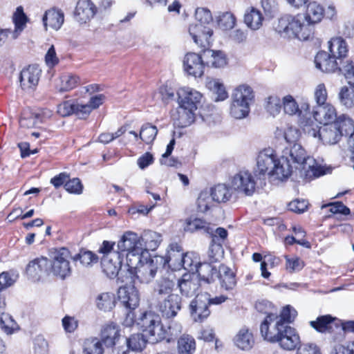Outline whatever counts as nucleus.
Here are the masks:
<instances>
[{
  "label": "nucleus",
  "instance_id": "f257e3e1",
  "mask_svg": "<svg viewBox=\"0 0 354 354\" xmlns=\"http://www.w3.org/2000/svg\"><path fill=\"white\" fill-rule=\"evenodd\" d=\"M138 324L142 328L148 342L155 344L169 337L177 336L182 331V326L177 323L174 326H165L159 315L152 311L143 313Z\"/></svg>",
  "mask_w": 354,
  "mask_h": 354
},
{
  "label": "nucleus",
  "instance_id": "f03ea898",
  "mask_svg": "<svg viewBox=\"0 0 354 354\" xmlns=\"http://www.w3.org/2000/svg\"><path fill=\"white\" fill-rule=\"evenodd\" d=\"M275 30L283 37L306 41L313 38L314 27L306 24L301 15L281 16L274 26Z\"/></svg>",
  "mask_w": 354,
  "mask_h": 354
},
{
  "label": "nucleus",
  "instance_id": "7ed1b4c3",
  "mask_svg": "<svg viewBox=\"0 0 354 354\" xmlns=\"http://www.w3.org/2000/svg\"><path fill=\"white\" fill-rule=\"evenodd\" d=\"M282 155L290 159L295 169L299 170L306 178H317L325 174L323 167L313 158L308 156L299 144L295 143L290 148L286 147Z\"/></svg>",
  "mask_w": 354,
  "mask_h": 354
},
{
  "label": "nucleus",
  "instance_id": "20e7f679",
  "mask_svg": "<svg viewBox=\"0 0 354 354\" xmlns=\"http://www.w3.org/2000/svg\"><path fill=\"white\" fill-rule=\"evenodd\" d=\"M117 248L120 254L126 256L127 267L133 270L141 261V256L149 255L144 250L140 236L131 231L125 232L117 243Z\"/></svg>",
  "mask_w": 354,
  "mask_h": 354
},
{
  "label": "nucleus",
  "instance_id": "39448f33",
  "mask_svg": "<svg viewBox=\"0 0 354 354\" xmlns=\"http://www.w3.org/2000/svg\"><path fill=\"white\" fill-rule=\"evenodd\" d=\"M159 262V258L153 257L148 259V255L141 256V261L131 270V268L127 267V271L129 276V282H134V278H138L141 283H149L156 276L158 267L157 263Z\"/></svg>",
  "mask_w": 354,
  "mask_h": 354
},
{
  "label": "nucleus",
  "instance_id": "423d86ee",
  "mask_svg": "<svg viewBox=\"0 0 354 354\" xmlns=\"http://www.w3.org/2000/svg\"><path fill=\"white\" fill-rule=\"evenodd\" d=\"M182 268L192 273L193 275H194L195 273H198L199 278L208 283L214 281V279H212V273L211 276H209L206 275L205 272H216V269L209 263H202L198 255L196 253L187 252L183 254L180 263V269Z\"/></svg>",
  "mask_w": 354,
  "mask_h": 354
},
{
  "label": "nucleus",
  "instance_id": "0eeeda50",
  "mask_svg": "<svg viewBox=\"0 0 354 354\" xmlns=\"http://www.w3.org/2000/svg\"><path fill=\"white\" fill-rule=\"evenodd\" d=\"M71 252L68 249L62 248L56 250L53 254L52 262H49L52 272L62 279L68 276L71 274Z\"/></svg>",
  "mask_w": 354,
  "mask_h": 354
},
{
  "label": "nucleus",
  "instance_id": "6e6552de",
  "mask_svg": "<svg viewBox=\"0 0 354 354\" xmlns=\"http://www.w3.org/2000/svg\"><path fill=\"white\" fill-rule=\"evenodd\" d=\"M285 325L277 319V314L270 313L260 326L261 334L264 339L274 343Z\"/></svg>",
  "mask_w": 354,
  "mask_h": 354
},
{
  "label": "nucleus",
  "instance_id": "1a4fd4ad",
  "mask_svg": "<svg viewBox=\"0 0 354 354\" xmlns=\"http://www.w3.org/2000/svg\"><path fill=\"white\" fill-rule=\"evenodd\" d=\"M153 301L154 308L167 319L176 317L181 308V297L179 295H168Z\"/></svg>",
  "mask_w": 354,
  "mask_h": 354
},
{
  "label": "nucleus",
  "instance_id": "9d476101",
  "mask_svg": "<svg viewBox=\"0 0 354 354\" xmlns=\"http://www.w3.org/2000/svg\"><path fill=\"white\" fill-rule=\"evenodd\" d=\"M337 124L334 122L333 123L324 125L318 130L315 129H309L308 130V133L314 138L318 137L325 145H335L342 137Z\"/></svg>",
  "mask_w": 354,
  "mask_h": 354
},
{
  "label": "nucleus",
  "instance_id": "9b49d317",
  "mask_svg": "<svg viewBox=\"0 0 354 354\" xmlns=\"http://www.w3.org/2000/svg\"><path fill=\"white\" fill-rule=\"evenodd\" d=\"M232 187L239 193L252 196L255 192L256 181L248 171H240L233 177Z\"/></svg>",
  "mask_w": 354,
  "mask_h": 354
},
{
  "label": "nucleus",
  "instance_id": "f8f14e48",
  "mask_svg": "<svg viewBox=\"0 0 354 354\" xmlns=\"http://www.w3.org/2000/svg\"><path fill=\"white\" fill-rule=\"evenodd\" d=\"M183 254L182 247L174 243L169 245L165 257H156L159 258V262L163 267L167 266L173 270H180Z\"/></svg>",
  "mask_w": 354,
  "mask_h": 354
},
{
  "label": "nucleus",
  "instance_id": "ddd939ff",
  "mask_svg": "<svg viewBox=\"0 0 354 354\" xmlns=\"http://www.w3.org/2000/svg\"><path fill=\"white\" fill-rule=\"evenodd\" d=\"M189 34L196 45L201 48H206L212 42L213 30L209 26L192 24L189 26Z\"/></svg>",
  "mask_w": 354,
  "mask_h": 354
},
{
  "label": "nucleus",
  "instance_id": "4468645a",
  "mask_svg": "<svg viewBox=\"0 0 354 354\" xmlns=\"http://www.w3.org/2000/svg\"><path fill=\"white\" fill-rule=\"evenodd\" d=\"M209 294H198L190 304L191 315L195 322H203L210 315L209 310Z\"/></svg>",
  "mask_w": 354,
  "mask_h": 354
},
{
  "label": "nucleus",
  "instance_id": "2eb2a0df",
  "mask_svg": "<svg viewBox=\"0 0 354 354\" xmlns=\"http://www.w3.org/2000/svg\"><path fill=\"white\" fill-rule=\"evenodd\" d=\"M294 169L295 167L290 160L286 156L281 155L279 157L277 156L274 166L270 170L268 175L273 180L283 181L290 176Z\"/></svg>",
  "mask_w": 354,
  "mask_h": 354
},
{
  "label": "nucleus",
  "instance_id": "dca6fc26",
  "mask_svg": "<svg viewBox=\"0 0 354 354\" xmlns=\"http://www.w3.org/2000/svg\"><path fill=\"white\" fill-rule=\"evenodd\" d=\"M178 104L196 111L201 105L203 95L198 91L189 88L183 87L178 91Z\"/></svg>",
  "mask_w": 354,
  "mask_h": 354
},
{
  "label": "nucleus",
  "instance_id": "f3484780",
  "mask_svg": "<svg viewBox=\"0 0 354 354\" xmlns=\"http://www.w3.org/2000/svg\"><path fill=\"white\" fill-rule=\"evenodd\" d=\"M185 71L190 75L201 77L204 73L203 56L194 53H187L183 60Z\"/></svg>",
  "mask_w": 354,
  "mask_h": 354
},
{
  "label": "nucleus",
  "instance_id": "a211bd4d",
  "mask_svg": "<svg viewBox=\"0 0 354 354\" xmlns=\"http://www.w3.org/2000/svg\"><path fill=\"white\" fill-rule=\"evenodd\" d=\"M276 342L279 343L283 349L292 351L299 345L300 338L294 328L286 324Z\"/></svg>",
  "mask_w": 354,
  "mask_h": 354
},
{
  "label": "nucleus",
  "instance_id": "6ab92c4d",
  "mask_svg": "<svg viewBox=\"0 0 354 354\" xmlns=\"http://www.w3.org/2000/svg\"><path fill=\"white\" fill-rule=\"evenodd\" d=\"M118 297L123 305L129 309H135L140 301L138 290L133 285L126 284L119 288Z\"/></svg>",
  "mask_w": 354,
  "mask_h": 354
},
{
  "label": "nucleus",
  "instance_id": "aec40b11",
  "mask_svg": "<svg viewBox=\"0 0 354 354\" xmlns=\"http://www.w3.org/2000/svg\"><path fill=\"white\" fill-rule=\"evenodd\" d=\"M41 70L37 65H29L20 73V84L23 89L34 88L39 82Z\"/></svg>",
  "mask_w": 354,
  "mask_h": 354
},
{
  "label": "nucleus",
  "instance_id": "412c9836",
  "mask_svg": "<svg viewBox=\"0 0 354 354\" xmlns=\"http://www.w3.org/2000/svg\"><path fill=\"white\" fill-rule=\"evenodd\" d=\"M123 257L118 252H112L108 256H103L102 268L103 272L109 278L116 277L122 267Z\"/></svg>",
  "mask_w": 354,
  "mask_h": 354
},
{
  "label": "nucleus",
  "instance_id": "4be33fe9",
  "mask_svg": "<svg viewBox=\"0 0 354 354\" xmlns=\"http://www.w3.org/2000/svg\"><path fill=\"white\" fill-rule=\"evenodd\" d=\"M313 115L316 121L324 125L333 123L338 118L335 108L329 103L317 106Z\"/></svg>",
  "mask_w": 354,
  "mask_h": 354
},
{
  "label": "nucleus",
  "instance_id": "5701e85b",
  "mask_svg": "<svg viewBox=\"0 0 354 354\" xmlns=\"http://www.w3.org/2000/svg\"><path fill=\"white\" fill-rule=\"evenodd\" d=\"M196 111L183 104H178L175 113L173 114L174 124L180 128L190 126L195 121Z\"/></svg>",
  "mask_w": 354,
  "mask_h": 354
},
{
  "label": "nucleus",
  "instance_id": "b1692460",
  "mask_svg": "<svg viewBox=\"0 0 354 354\" xmlns=\"http://www.w3.org/2000/svg\"><path fill=\"white\" fill-rule=\"evenodd\" d=\"M317 68L325 73H335L339 68V63L329 53L325 51L318 52L315 57Z\"/></svg>",
  "mask_w": 354,
  "mask_h": 354
},
{
  "label": "nucleus",
  "instance_id": "393cba45",
  "mask_svg": "<svg viewBox=\"0 0 354 354\" xmlns=\"http://www.w3.org/2000/svg\"><path fill=\"white\" fill-rule=\"evenodd\" d=\"M277 155L275 151L272 148H266L261 150L257 158V170L261 174L269 173L274 166Z\"/></svg>",
  "mask_w": 354,
  "mask_h": 354
},
{
  "label": "nucleus",
  "instance_id": "a878e982",
  "mask_svg": "<svg viewBox=\"0 0 354 354\" xmlns=\"http://www.w3.org/2000/svg\"><path fill=\"white\" fill-rule=\"evenodd\" d=\"M216 273H218L217 277L222 288L225 290L234 289L236 285V279L235 273L231 268L222 264L219 266L218 271L216 270V272H212V275ZM211 274L212 272H209L207 275L211 276Z\"/></svg>",
  "mask_w": 354,
  "mask_h": 354
},
{
  "label": "nucleus",
  "instance_id": "bb28decb",
  "mask_svg": "<svg viewBox=\"0 0 354 354\" xmlns=\"http://www.w3.org/2000/svg\"><path fill=\"white\" fill-rule=\"evenodd\" d=\"M64 21V12L59 9L51 8L46 10L42 17V22L45 30L48 27L58 30L62 27Z\"/></svg>",
  "mask_w": 354,
  "mask_h": 354
},
{
  "label": "nucleus",
  "instance_id": "cd10ccee",
  "mask_svg": "<svg viewBox=\"0 0 354 354\" xmlns=\"http://www.w3.org/2000/svg\"><path fill=\"white\" fill-rule=\"evenodd\" d=\"M329 54L342 64L348 54V46L341 37H333L328 42Z\"/></svg>",
  "mask_w": 354,
  "mask_h": 354
},
{
  "label": "nucleus",
  "instance_id": "c85d7f7f",
  "mask_svg": "<svg viewBox=\"0 0 354 354\" xmlns=\"http://www.w3.org/2000/svg\"><path fill=\"white\" fill-rule=\"evenodd\" d=\"M198 277L190 274H183L178 283L181 294L188 297L195 295L200 287Z\"/></svg>",
  "mask_w": 354,
  "mask_h": 354
},
{
  "label": "nucleus",
  "instance_id": "c756f323",
  "mask_svg": "<svg viewBox=\"0 0 354 354\" xmlns=\"http://www.w3.org/2000/svg\"><path fill=\"white\" fill-rule=\"evenodd\" d=\"M95 11V7L90 0H80L76 6L75 17L80 23H86L93 17Z\"/></svg>",
  "mask_w": 354,
  "mask_h": 354
},
{
  "label": "nucleus",
  "instance_id": "7c9ffc66",
  "mask_svg": "<svg viewBox=\"0 0 354 354\" xmlns=\"http://www.w3.org/2000/svg\"><path fill=\"white\" fill-rule=\"evenodd\" d=\"M49 268V261L47 258L42 257L30 262L26 272L32 279L39 280L43 274L48 273Z\"/></svg>",
  "mask_w": 354,
  "mask_h": 354
},
{
  "label": "nucleus",
  "instance_id": "2f4dec72",
  "mask_svg": "<svg viewBox=\"0 0 354 354\" xmlns=\"http://www.w3.org/2000/svg\"><path fill=\"white\" fill-rule=\"evenodd\" d=\"M205 65L214 68H221L227 64L225 54L221 50L206 49L203 53Z\"/></svg>",
  "mask_w": 354,
  "mask_h": 354
},
{
  "label": "nucleus",
  "instance_id": "473e14b6",
  "mask_svg": "<svg viewBox=\"0 0 354 354\" xmlns=\"http://www.w3.org/2000/svg\"><path fill=\"white\" fill-rule=\"evenodd\" d=\"M120 329L119 326L113 322L106 324L101 332V342L106 347L113 346L119 339Z\"/></svg>",
  "mask_w": 354,
  "mask_h": 354
},
{
  "label": "nucleus",
  "instance_id": "72a5a7b5",
  "mask_svg": "<svg viewBox=\"0 0 354 354\" xmlns=\"http://www.w3.org/2000/svg\"><path fill=\"white\" fill-rule=\"evenodd\" d=\"M205 86L214 95L215 101H223L227 98L228 93L226 91L224 84L220 80L207 77L206 79Z\"/></svg>",
  "mask_w": 354,
  "mask_h": 354
},
{
  "label": "nucleus",
  "instance_id": "f704fd0d",
  "mask_svg": "<svg viewBox=\"0 0 354 354\" xmlns=\"http://www.w3.org/2000/svg\"><path fill=\"white\" fill-rule=\"evenodd\" d=\"M324 15L323 7L316 1L310 2L306 7L304 19L307 21L306 24L313 27L315 24L319 23Z\"/></svg>",
  "mask_w": 354,
  "mask_h": 354
},
{
  "label": "nucleus",
  "instance_id": "c9c22d12",
  "mask_svg": "<svg viewBox=\"0 0 354 354\" xmlns=\"http://www.w3.org/2000/svg\"><path fill=\"white\" fill-rule=\"evenodd\" d=\"M263 17L259 10L254 7L246 9L244 14V23L253 30H259L263 25Z\"/></svg>",
  "mask_w": 354,
  "mask_h": 354
},
{
  "label": "nucleus",
  "instance_id": "e433bc0d",
  "mask_svg": "<svg viewBox=\"0 0 354 354\" xmlns=\"http://www.w3.org/2000/svg\"><path fill=\"white\" fill-rule=\"evenodd\" d=\"M175 287V282L167 278H161L157 281L154 289L153 300L162 299L168 295H178L173 294L172 292Z\"/></svg>",
  "mask_w": 354,
  "mask_h": 354
},
{
  "label": "nucleus",
  "instance_id": "4c0bfd02",
  "mask_svg": "<svg viewBox=\"0 0 354 354\" xmlns=\"http://www.w3.org/2000/svg\"><path fill=\"white\" fill-rule=\"evenodd\" d=\"M116 304L115 296L111 292L99 293L95 297V306L101 311L109 312L112 310Z\"/></svg>",
  "mask_w": 354,
  "mask_h": 354
},
{
  "label": "nucleus",
  "instance_id": "58836bf2",
  "mask_svg": "<svg viewBox=\"0 0 354 354\" xmlns=\"http://www.w3.org/2000/svg\"><path fill=\"white\" fill-rule=\"evenodd\" d=\"M235 345L241 350L248 351L254 344L253 335L248 328H241L234 339Z\"/></svg>",
  "mask_w": 354,
  "mask_h": 354
},
{
  "label": "nucleus",
  "instance_id": "ea45409f",
  "mask_svg": "<svg viewBox=\"0 0 354 354\" xmlns=\"http://www.w3.org/2000/svg\"><path fill=\"white\" fill-rule=\"evenodd\" d=\"M80 77L72 73L62 74L57 81L55 88L59 92L69 91L80 84Z\"/></svg>",
  "mask_w": 354,
  "mask_h": 354
},
{
  "label": "nucleus",
  "instance_id": "a19ab883",
  "mask_svg": "<svg viewBox=\"0 0 354 354\" xmlns=\"http://www.w3.org/2000/svg\"><path fill=\"white\" fill-rule=\"evenodd\" d=\"M231 97L252 104L254 100V93L250 86L241 84L234 89Z\"/></svg>",
  "mask_w": 354,
  "mask_h": 354
},
{
  "label": "nucleus",
  "instance_id": "79ce46f5",
  "mask_svg": "<svg viewBox=\"0 0 354 354\" xmlns=\"http://www.w3.org/2000/svg\"><path fill=\"white\" fill-rule=\"evenodd\" d=\"M12 19L15 24V30L12 32V38L17 39L19 35L25 28L26 24L28 20L21 6L17 8L13 15Z\"/></svg>",
  "mask_w": 354,
  "mask_h": 354
},
{
  "label": "nucleus",
  "instance_id": "37998d69",
  "mask_svg": "<svg viewBox=\"0 0 354 354\" xmlns=\"http://www.w3.org/2000/svg\"><path fill=\"white\" fill-rule=\"evenodd\" d=\"M178 354H194L196 351V342L189 335H183L178 340Z\"/></svg>",
  "mask_w": 354,
  "mask_h": 354
},
{
  "label": "nucleus",
  "instance_id": "c03bdc74",
  "mask_svg": "<svg viewBox=\"0 0 354 354\" xmlns=\"http://www.w3.org/2000/svg\"><path fill=\"white\" fill-rule=\"evenodd\" d=\"M184 230L186 232H194L196 231L203 230L207 233L212 232L209 223L205 221L198 218H190L186 220Z\"/></svg>",
  "mask_w": 354,
  "mask_h": 354
},
{
  "label": "nucleus",
  "instance_id": "a18cd8bd",
  "mask_svg": "<svg viewBox=\"0 0 354 354\" xmlns=\"http://www.w3.org/2000/svg\"><path fill=\"white\" fill-rule=\"evenodd\" d=\"M84 354H103L102 342L97 337H91L84 340L83 344Z\"/></svg>",
  "mask_w": 354,
  "mask_h": 354
},
{
  "label": "nucleus",
  "instance_id": "49530a36",
  "mask_svg": "<svg viewBox=\"0 0 354 354\" xmlns=\"http://www.w3.org/2000/svg\"><path fill=\"white\" fill-rule=\"evenodd\" d=\"M338 98L340 104L347 109L354 106V87L344 86L341 88Z\"/></svg>",
  "mask_w": 354,
  "mask_h": 354
},
{
  "label": "nucleus",
  "instance_id": "de8ad7c7",
  "mask_svg": "<svg viewBox=\"0 0 354 354\" xmlns=\"http://www.w3.org/2000/svg\"><path fill=\"white\" fill-rule=\"evenodd\" d=\"M335 123L338 124V129L342 133V136H348L354 132V121L347 115L342 114L339 115Z\"/></svg>",
  "mask_w": 354,
  "mask_h": 354
},
{
  "label": "nucleus",
  "instance_id": "09e8293b",
  "mask_svg": "<svg viewBox=\"0 0 354 354\" xmlns=\"http://www.w3.org/2000/svg\"><path fill=\"white\" fill-rule=\"evenodd\" d=\"M335 320L332 316L327 315L318 317L315 321H311L310 325L317 331L325 333L328 331Z\"/></svg>",
  "mask_w": 354,
  "mask_h": 354
},
{
  "label": "nucleus",
  "instance_id": "8fccbe9b",
  "mask_svg": "<svg viewBox=\"0 0 354 354\" xmlns=\"http://www.w3.org/2000/svg\"><path fill=\"white\" fill-rule=\"evenodd\" d=\"M211 194L214 201L218 203H225L228 201L231 196L227 187L223 184H218L212 189Z\"/></svg>",
  "mask_w": 354,
  "mask_h": 354
},
{
  "label": "nucleus",
  "instance_id": "3c124183",
  "mask_svg": "<svg viewBox=\"0 0 354 354\" xmlns=\"http://www.w3.org/2000/svg\"><path fill=\"white\" fill-rule=\"evenodd\" d=\"M236 22V17L230 12H225L217 17V24L220 28L228 30L232 29Z\"/></svg>",
  "mask_w": 354,
  "mask_h": 354
},
{
  "label": "nucleus",
  "instance_id": "603ef678",
  "mask_svg": "<svg viewBox=\"0 0 354 354\" xmlns=\"http://www.w3.org/2000/svg\"><path fill=\"white\" fill-rule=\"evenodd\" d=\"M282 104L283 111L286 114L289 115H299L301 113L295 99L290 95H287L283 97Z\"/></svg>",
  "mask_w": 354,
  "mask_h": 354
},
{
  "label": "nucleus",
  "instance_id": "864d4df0",
  "mask_svg": "<svg viewBox=\"0 0 354 354\" xmlns=\"http://www.w3.org/2000/svg\"><path fill=\"white\" fill-rule=\"evenodd\" d=\"M147 339L145 334H133L127 339V344L129 348L134 351H141L146 345Z\"/></svg>",
  "mask_w": 354,
  "mask_h": 354
},
{
  "label": "nucleus",
  "instance_id": "5fc2aeb1",
  "mask_svg": "<svg viewBox=\"0 0 354 354\" xmlns=\"http://www.w3.org/2000/svg\"><path fill=\"white\" fill-rule=\"evenodd\" d=\"M158 133L156 126L150 124H146L141 127L139 137L147 144H151L153 142Z\"/></svg>",
  "mask_w": 354,
  "mask_h": 354
},
{
  "label": "nucleus",
  "instance_id": "6e6d98bb",
  "mask_svg": "<svg viewBox=\"0 0 354 354\" xmlns=\"http://www.w3.org/2000/svg\"><path fill=\"white\" fill-rule=\"evenodd\" d=\"M143 239L149 250H155L162 241V236L158 232L149 230L145 232Z\"/></svg>",
  "mask_w": 354,
  "mask_h": 354
},
{
  "label": "nucleus",
  "instance_id": "4d7b16f0",
  "mask_svg": "<svg viewBox=\"0 0 354 354\" xmlns=\"http://www.w3.org/2000/svg\"><path fill=\"white\" fill-rule=\"evenodd\" d=\"M41 122L40 115L36 113L24 111L19 120L21 127L32 128Z\"/></svg>",
  "mask_w": 354,
  "mask_h": 354
},
{
  "label": "nucleus",
  "instance_id": "13d9d810",
  "mask_svg": "<svg viewBox=\"0 0 354 354\" xmlns=\"http://www.w3.org/2000/svg\"><path fill=\"white\" fill-rule=\"evenodd\" d=\"M261 8L266 17L272 19L279 11V3L277 0H261Z\"/></svg>",
  "mask_w": 354,
  "mask_h": 354
},
{
  "label": "nucleus",
  "instance_id": "bf43d9fd",
  "mask_svg": "<svg viewBox=\"0 0 354 354\" xmlns=\"http://www.w3.org/2000/svg\"><path fill=\"white\" fill-rule=\"evenodd\" d=\"M337 71L343 73L348 84L354 87V64L352 61L346 60L339 64Z\"/></svg>",
  "mask_w": 354,
  "mask_h": 354
},
{
  "label": "nucleus",
  "instance_id": "052dcab7",
  "mask_svg": "<svg viewBox=\"0 0 354 354\" xmlns=\"http://www.w3.org/2000/svg\"><path fill=\"white\" fill-rule=\"evenodd\" d=\"M0 327L4 333L9 335L12 334L17 328V324L9 314L1 313Z\"/></svg>",
  "mask_w": 354,
  "mask_h": 354
},
{
  "label": "nucleus",
  "instance_id": "680f3d73",
  "mask_svg": "<svg viewBox=\"0 0 354 354\" xmlns=\"http://www.w3.org/2000/svg\"><path fill=\"white\" fill-rule=\"evenodd\" d=\"M195 19L198 24L209 26L212 23L213 18L209 10L205 8H198L195 10Z\"/></svg>",
  "mask_w": 354,
  "mask_h": 354
},
{
  "label": "nucleus",
  "instance_id": "e2e57ef3",
  "mask_svg": "<svg viewBox=\"0 0 354 354\" xmlns=\"http://www.w3.org/2000/svg\"><path fill=\"white\" fill-rule=\"evenodd\" d=\"M250 111V108H247L231 100L230 113L235 119H243L246 118Z\"/></svg>",
  "mask_w": 354,
  "mask_h": 354
},
{
  "label": "nucleus",
  "instance_id": "0e129e2a",
  "mask_svg": "<svg viewBox=\"0 0 354 354\" xmlns=\"http://www.w3.org/2000/svg\"><path fill=\"white\" fill-rule=\"evenodd\" d=\"M224 257V250L221 243H213L211 244L208 251V257L210 263L220 261Z\"/></svg>",
  "mask_w": 354,
  "mask_h": 354
},
{
  "label": "nucleus",
  "instance_id": "69168bd1",
  "mask_svg": "<svg viewBox=\"0 0 354 354\" xmlns=\"http://www.w3.org/2000/svg\"><path fill=\"white\" fill-rule=\"evenodd\" d=\"M213 201L212 197L208 192H201L197 199L198 210L201 212H207L212 206Z\"/></svg>",
  "mask_w": 354,
  "mask_h": 354
},
{
  "label": "nucleus",
  "instance_id": "338daca9",
  "mask_svg": "<svg viewBox=\"0 0 354 354\" xmlns=\"http://www.w3.org/2000/svg\"><path fill=\"white\" fill-rule=\"evenodd\" d=\"M281 100L277 95H270L267 98L266 109L270 115L275 116L281 109Z\"/></svg>",
  "mask_w": 354,
  "mask_h": 354
},
{
  "label": "nucleus",
  "instance_id": "774afa93",
  "mask_svg": "<svg viewBox=\"0 0 354 354\" xmlns=\"http://www.w3.org/2000/svg\"><path fill=\"white\" fill-rule=\"evenodd\" d=\"M297 315V311L290 306L288 305L283 308L279 316L277 315V319L280 321L281 323H285L288 325V324L293 322Z\"/></svg>",
  "mask_w": 354,
  "mask_h": 354
}]
</instances>
